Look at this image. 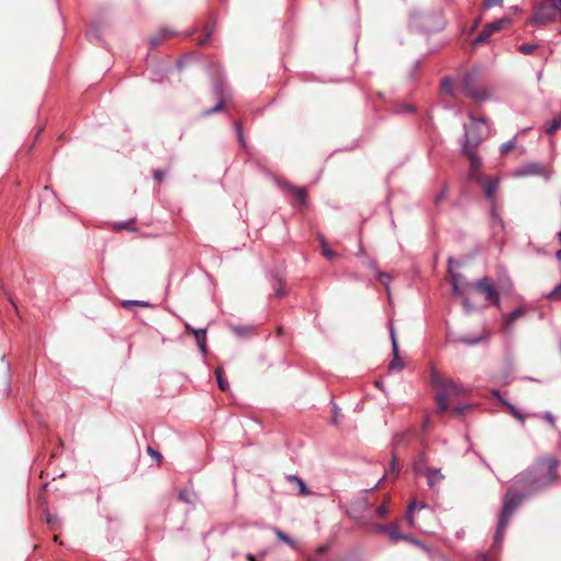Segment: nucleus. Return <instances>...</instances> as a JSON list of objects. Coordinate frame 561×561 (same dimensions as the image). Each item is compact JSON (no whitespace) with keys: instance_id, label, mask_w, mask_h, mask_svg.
<instances>
[{"instance_id":"6e6552de","label":"nucleus","mask_w":561,"mask_h":561,"mask_svg":"<svg viewBox=\"0 0 561 561\" xmlns=\"http://www.w3.org/2000/svg\"><path fill=\"white\" fill-rule=\"evenodd\" d=\"M388 328H389V334H390L391 346H392V355H393L392 360L388 365V370H390V371H393V370L400 371V370H402L404 368V363H403V360L400 357L399 344H398V339H397V334H396V330H394L393 323L389 322Z\"/></svg>"},{"instance_id":"f8f14e48","label":"nucleus","mask_w":561,"mask_h":561,"mask_svg":"<svg viewBox=\"0 0 561 561\" xmlns=\"http://www.w3.org/2000/svg\"><path fill=\"white\" fill-rule=\"evenodd\" d=\"M484 185V194L490 199L493 201L495 194L499 190L500 181L497 179L483 178L482 181H479Z\"/></svg>"},{"instance_id":"6e6d98bb","label":"nucleus","mask_w":561,"mask_h":561,"mask_svg":"<svg viewBox=\"0 0 561 561\" xmlns=\"http://www.w3.org/2000/svg\"><path fill=\"white\" fill-rule=\"evenodd\" d=\"M163 176H164V173L160 170H156L153 172V178L157 179L158 181H161L163 179Z\"/></svg>"},{"instance_id":"774afa93","label":"nucleus","mask_w":561,"mask_h":561,"mask_svg":"<svg viewBox=\"0 0 561 561\" xmlns=\"http://www.w3.org/2000/svg\"><path fill=\"white\" fill-rule=\"evenodd\" d=\"M556 257L561 261V250H558L556 253Z\"/></svg>"},{"instance_id":"4c0bfd02","label":"nucleus","mask_w":561,"mask_h":561,"mask_svg":"<svg viewBox=\"0 0 561 561\" xmlns=\"http://www.w3.org/2000/svg\"><path fill=\"white\" fill-rule=\"evenodd\" d=\"M478 561H496L495 557L488 551L479 552L477 554Z\"/></svg>"},{"instance_id":"ddd939ff","label":"nucleus","mask_w":561,"mask_h":561,"mask_svg":"<svg viewBox=\"0 0 561 561\" xmlns=\"http://www.w3.org/2000/svg\"><path fill=\"white\" fill-rule=\"evenodd\" d=\"M453 291L455 295L462 299V306L467 313L474 310V305L470 302L469 298L465 295L463 290L460 287V284L456 283V277L451 279Z\"/></svg>"},{"instance_id":"9d476101","label":"nucleus","mask_w":561,"mask_h":561,"mask_svg":"<svg viewBox=\"0 0 561 561\" xmlns=\"http://www.w3.org/2000/svg\"><path fill=\"white\" fill-rule=\"evenodd\" d=\"M469 118L471 121L470 126L463 125L465 128V135L467 136L468 133H471L476 136H482V141L488 137L489 135V127L486 124V121L484 118H477L472 114H469ZM465 138H462L463 140Z\"/></svg>"},{"instance_id":"a878e982","label":"nucleus","mask_w":561,"mask_h":561,"mask_svg":"<svg viewBox=\"0 0 561 561\" xmlns=\"http://www.w3.org/2000/svg\"><path fill=\"white\" fill-rule=\"evenodd\" d=\"M419 507V508H424L426 507V504L424 503H421L420 505H417V503L415 501H412L409 506H408V511H407V519L409 522V524L411 526H413L414 524V518H413V511Z\"/></svg>"},{"instance_id":"4be33fe9","label":"nucleus","mask_w":561,"mask_h":561,"mask_svg":"<svg viewBox=\"0 0 561 561\" xmlns=\"http://www.w3.org/2000/svg\"><path fill=\"white\" fill-rule=\"evenodd\" d=\"M561 128V114L546 122V134L552 135Z\"/></svg>"},{"instance_id":"2f4dec72","label":"nucleus","mask_w":561,"mask_h":561,"mask_svg":"<svg viewBox=\"0 0 561 561\" xmlns=\"http://www.w3.org/2000/svg\"><path fill=\"white\" fill-rule=\"evenodd\" d=\"M377 278L386 287V289L388 290L389 289V283L391 280L390 274H388L386 272L378 271L377 272Z\"/></svg>"},{"instance_id":"393cba45","label":"nucleus","mask_w":561,"mask_h":561,"mask_svg":"<svg viewBox=\"0 0 561 561\" xmlns=\"http://www.w3.org/2000/svg\"><path fill=\"white\" fill-rule=\"evenodd\" d=\"M186 329L191 330L195 336L196 343L202 344L206 342L207 330L206 329H193L190 324H185Z\"/></svg>"},{"instance_id":"680f3d73","label":"nucleus","mask_w":561,"mask_h":561,"mask_svg":"<svg viewBox=\"0 0 561 561\" xmlns=\"http://www.w3.org/2000/svg\"><path fill=\"white\" fill-rule=\"evenodd\" d=\"M328 550V547L327 546H321L317 549L318 552L320 553H324L325 551Z\"/></svg>"},{"instance_id":"7c9ffc66","label":"nucleus","mask_w":561,"mask_h":561,"mask_svg":"<svg viewBox=\"0 0 561 561\" xmlns=\"http://www.w3.org/2000/svg\"><path fill=\"white\" fill-rule=\"evenodd\" d=\"M320 243L323 256H325L329 260L334 259L336 254L331 250L327 241L324 239H321Z\"/></svg>"},{"instance_id":"e433bc0d","label":"nucleus","mask_w":561,"mask_h":561,"mask_svg":"<svg viewBox=\"0 0 561 561\" xmlns=\"http://www.w3.org/2000/svg\"><path fill=\"white\" fill-rule=\"evenodd\" d=\"M515 146V140L511 139L504 144L501 145L500 151L502 154H506L510 150H512Z\"/></svg>"},{"instance_id":"8fccbe9b","label":"nucleus","mask_w":561,"mask_h":561,"mask_svg":"<svg viewBox=\"0 0 561 561\" xmlns=\"http://www.w3.org/2000/svg\"><path fill=\"white\" fill-rule=\"evenodd\" d=\"M274 289H275V295L277 297H283L284 296L285 293L283 291V289L280 287V282L279 280H276V283L274 285Z\"/></svg>"},{"instance_id":"13d9d810","label":"nucleus","mask_w":561,"mask_h":561,"mask_svg":"<svg viewBox=\"0 0 561 561\" xmlns=\"http://www.w3.org/2000/svg\"><path fill=\"white\" fill-rule=\"evenodd\" d=\"M407 436V433H401V434H398L396 435V440L399 443L401 440H403Z\"/></svg>"},{"instance_id":"a211bd4d","label":"nucleus","mask_w":561,"mask_h":561,"mask_svg":"<svg viewBox=\"0 0 561 561\" xmlns=\"http://www.w3.org/2000/svg\"><path fill=\"white\" fill-rule=\"evenodd\" d=\"M526 314V309L524 307H518L510 313L503 316L504 323L507 328L513 327L514 322Z\"/></svg>"},{"instance_id":"a18cd8bd","label":"nucleus","mask_w":561,"mask_h":561,"mask_svg":"<svg viewBox=\"0 0 561 561\" xmlns=\"http://www.w3.org/2000/svg\"><path fill=\"white\" fill-rule=\"evenodd\" d=\"M46 520H47V524H49L51 528H55L56 524L58 523V518L50 514L46 515Z\"/></svg>"},{"instance_id":"473e14b6","label":"nucleus","mask_w":561,"mask_h":561,"mask_svg":"<svg viewBox=\"0 0 561 561\" xmlns=\"http://www.w3.org/2000/svg\"><path fill=\"white\" fill-rule=\"evenodd\" d=\"M537 47V44H523L518 47V50L524 55H530Z\"/></svg>"},{"instance_id":"c03bdc74","label":"nucleus","mask_w":561,"mask_h":561,"mask_svg":"<svg viewBox=\"0 0 561 561\" xmlns=\"http://www.w3.org/2000/svg\"><path fill=\"white\" fill-rule=\"evenodd\" d=\"M542 419L546 420L553 428L556 427V420L551 412L542 414Z\"/></svg>"},{"instance_id":"37998d69","label":"nucleus","mask_w":561,"mask_h":561,"mask_svg":"<svg viewBox=\"0 0 561 561\" xmlns=\"http://www.w3.org/2000/svg\"><path fill=\"white\" fill-rule=\"evenodd\" d=\"M165 77V72L163 70H157L154 71V73L152 75V78L151 80L152 81H156V82H162L163 79Z\"/></svg>"},{"instance_id":"dca6fc26","label":"nucleus","mask_w":561,"mask_h":561,"mask_svg":"<svg viewBox=\"0 0 561 561\" xmlns=\"http://www.w3.org/2000/svg\"><path fill=\"white\" fill-rule=\"evenodd\" d=\"M427 456L425 453H420L413 460V471L416 476H421L426 471Z\"/></svg>"},{"instance_id":"c9c22d12","label":"nucleus","mask_w":561,"mask_h":561,"mask_svg":"<svg viewBox=\"0 0 561 561\" xmlns=\"http://www.w3.org/2000/svg\"><path fill=\"white\" fill-rule=\"evenodd\" d=\"M234 128H236V131H237V135H238V140L240 142V145L242 147H245V140H244V136L242 134V126H241V123L239 122H234Z\"/></svg>"},{"instance_id":"7ed1b4c3","label":"nucleus","mask_w":561,"mask_h":561,"mask_svg":"<svg viewBox=\"0 0 561 561\" xmlns=\"http://www.w3.org/2000/svg\"><path fill=\"white\" fill-rule=\"evenodd\" d=\"M560 13L561 0H541L527 23L534 26H545L554 22Z\"/></svg>"},{"instance_id":"a19ab883","label":"nucleus","mask_w":561,"mask_h":561,"mask_svg":"<svg viewBox=\"0 0 561 561\" xmlns=\"http://www.w3.org/2000/svg\"><path fill=\"white\" fill-rule=\"evenodd\" d=\"M415 107L411 104H400L397 112L398 113H413Z\"/></svg>"},{"instance_id":"0eeeda50","label":"nucleus","mask_w":561,"mask_h":561,"mask_svg":"<svg viewBox=\"0 0 561 561\" xmlns=\"http://www.w3.org/2000/svg\"><path fill=\"white\" fill-rule=\"evenodd\" d=\"M510 23H511V19L503 18V19H500V20H496L494 22L485 24L483 30L476 37L473 43L476 45H480V44L486 43L489 41L490 36L493 33H495L497 31H501L502 28L505 27V25H507Z\"/></svg>"},{"instance_id":"20e7f679","label":"nucleus","mask_w":561,"mask_h":561,"mask_svg":"<svg viewBox=\"0 0 561 561\" xmlns=\"http://www.w3.org/2000/svg\"><path fill=\"white\" fill-rule=\"evenodd\" d=\"M460 89L466 96L478 103L484 102L491 96V93L485 88H482L478 71L467 72L461 79Z\"/></svg>"},{"instance_id":"f704fd0d","label":"nucleus","mask_w":561,"mask_h":561,"mask_svg":"<svg viewBox=\"0 0 561 561\" xmlns=\"http://www.w3.org/2000/svg\"><path fill=\"white\" fill-rule=\"evenodd\" d=\"M495 5H500L502 7L503 5V0H483L482 1V8L484 10H489Z\"/></svg>"},{"instance_id":"4468645a","label":"nucleus","mask_w":561,"mask_h":561,"mask_svg":"<svg viewBox=\"0 0 561 561\" xmlns=\"http://www.w3.org/2000/svg\"><path fill=\"white\" fill-rule=\"evenodd\" d=\"M427 485L433 489L444 480V474L438 468H427L425 471Z\"/></svg>"},{"instance_id":"1a4fd4ad","label":"nucleus","mask_w":561,"mask_h":561,"mask_svg":"<svg viewBox=\"0 0 561 561\" xmlns=\"http://www.w3.org/2000/svg\"><path fill=\"white\" fill-rule=\"evenodd\" d=\"M214 92L218 96L219 101L214 107L204 112V115L206 116L220 112L224 108L226 98L230 94L227 83L222 80H219L215 83Z\"/></svg>"},{"instance_id":"69168bd1","label":"nucleus","mask_w":561,"mask_h":561,"mask_svg":"<svg viewBox=\"0 0 561 561\" xmlns=\"http://www.w3.org/2000/svg\"><path fill=\"white\" fill-rule=\"evenodd\" d=\"M44 191L45 194H51L53 196H55V193L48 186H45Z\"/></svg>"},{"instance_id":"f3484780","label":"nucleus","mask_w":561,"mask_h":561,"mask_svg":"<svg viewBox=\"0 0 561 561\" xmlns=\"http://www.w3.org/2000/svg\"><path fill=\"white\" fill-rule=\"evenodd\" d=\"M173 34H174V32L170 31V30H169V28H167V27H162V28H160V30H159V32H158L156 35H153V36H151V37L149 38V46H150V48H156V47H158V46L160 45V43H161L164 38H167L168 36L173 35Z\"/></svg>"},{"instance_id":"bb28decb","label":"nucleus","mask_w":561,"mask_h":561,"mask_svg":"<svg viewBox=\"0 0 561 561\" xmlns=\"http://www.w3.org/2000/svg\"><path fill=\"white\" fill-rule=\"evenodd\" d=\"M215 375H216L217 385H218L219 389L221 391H226L229 388V383L222 377V368L221 367H217L215 369Z\"/></svg>"},{"instance_id":"bf43d9fd","label":"nucleus","mask_w":561,"mask_h":561,"mask_svg":"<svg viewBox=\"0 0 561 561\" xmlns=\"http://www.w3.org/2000/svg\"><path fill=\"white\" fill-rule=\"evenodd\" d=\"M493 396L496 397L499 399L500 402L503 403V401H505L502 397H501V393L499 390H494L493 391Z\"/></svg>"},{"instance_id":"09e8293b","label":"nucleus","mask_w":561,"mask_h":561,"mask_svg":"<svg viewBox=\"0 0 561 561\" xmlns=\"http://www.w3.org/2000/svg\"><path fill=\"white\" fill-rule=\"evenodd\" d=\"M0 290L8 297V299L11 301V304L13 305V307L16 309V306H15V302L14 300L12 299L11 295L8 293V290L5 289L4 285L2 282H0Z\"/></svg>"},{"instance_id":"c85d7f7f","label":"nucleus","mask_w":561,"mask_h":561,"mask_svg":"<svg viewBox=\"0 0 561 561\" xmlns=\"http://www.w3.org/2000/svg\"><path fill=\"white\" fill-rule=\"evenodd\" d=\"M545 297L550 300L561 301V283L556 285Z\"/></svg>"},{"instance_id":"423d86ee","label":"nucleus","mask_w":561,"mask_h":561,"mask_svg":"<svg viewBox=\"0 0 561 561\" xmlns=\"http://www.w3.org/2000/svg\"><path fill=\"white\" fill-rule=\"evenodd\" d=\"M467 286L474 287L479 293H481L484 296L485 300H488L490 304L496 307H500V293L489 277L480 278L474 283H467Z\"/></svg>"},{"instance_id":"5701e85b","label":"nucleus","mask_w":561,"mask_h":561,"mask_svg":"<svg viewBox=\"0 0 561 561\" xmlns=\"http://www.w3.org/2000/svg\"><path fill=\"white\" fill-rule=\"evenodd\" d=\"M387 535L391 539V541L397 542L399 540H408L409 537L407 535H402L399 531V527L397 524H391L390 529L387 531Z\"/></svg>"},{"instance_id":"79ce46f5","label":"nucleus","mask_w":561,"mask_h":561,"mask_svg":"<svg viewBox=\"0 0 561 561\" xmlns=\"http://www.w3.org/2000/svg\"><path fill=\"white\" fill-rule=\"evenodd\" d=\"M123 306L125 308H130L131 306H142V307H145V306H148V304L145 302V301H140V300H125V301H123Z\"/></svg>"},{"instance_id":"338daca9","label":"nucleus","mask_w":561,"mask_h":561,"mask_svg":"<svg viewBox=\"0 0 561 561\" xmlns=\"http://www.w3.org/2000/svg\"><path fill=\"white\" fill-rule=\"evenodd\" d=\"M333 411H334V420H333V422L336 423V415H339L337 407L336 405L333 407Z\"/></svg>"},{"instance_id":"b1692460","label":"nucleus","mask_w":561,"mask_h":561,"mask_svg":"<svg viewBox=\"0 0 561 561\" xmlns=\"http://www.w3.org/2000/svg\"><path fill=\"white\" fill-rule=\"evenodd\" d=\"M503 404L508 409L510 413L518 420L522 424L525 423L526 415L523 414L514 404L508 401H503Z\"/></svg>"},{"instance_id":"2eb2a0df","label":"nucleus","mask_w":561,"mask_h":561,"mask_svg":"<svg viewBox=\"0 0 561 561\" xmlns=\"http://www.w3.org/2000/svg\"><path fill=\"white\" fill-rule=\"evenodd\" d=\"M491 225H492L494 234H497L499 232H503L505 229V224H504L503 219L501 218L500 214L497 213L494 205L491 207Z\"/></svg>"},{"instance_id":"aec40b11","label":"nucleus","mask_w":561,"mask_h":561,"mask_svg":"<svg viewBox=\"0 0 561 561\" xmlns=\"http://www.w3.org/2000/svg\"><path fill=\"white\" fill-rule=\"evenodd\" d=\"M272 530L279 541L288 545L294 550H299L298 543L294 539H291L289 536H287L284 531H282L279 528L273 527Z\"/></svg>"},{"instance_id":"c756f323","label":"nucleus","mask_w":561,"mask_h":561,"mask_svg":"<svg viewBox=\"0 0 561 561\" xmlns=\"http://www.w3.org/2000/svg\"><path fill=\"white\" fill-rule=\"evenodd\" d=\"M232 332L238 336H245L252 330L250 325H231Z\"/></svg>"},{"instance_id":"e2e57ef3","label":"nucleus","mask_w":561,"mask_h":561,"mask_svg":"<svg viewBox=\"0 0 561 561\" xmlns=\"http://www.w3.org/2000/svg\"><path fill=\"white\" fill-rule=\"evenodd\" d=\"M375 385H376V387H377V388L381 389L382 391L385 390V389H383L382 381L377 380V381L375 382Z\"/></svg>"},{"instance_id":"5fc2aeb1","label":"nucleus","mask_w":561,"mask_h":561,"mask_svg":"<svg viewBox=\"0 0 561 561\" xmlns=\"http://www.w3.org/2000/svg\"><path fill=\"white\" fill-rule=\"evenodd\" d=\"M375 529L379 533L387 534V531L390 529V525H376Z\"/></svg>"},{"instance_id":"6ab92c4d","label":"nucleus","mask_w":561,"mask_h":561,"mask_svg":"<svg viewBox=\"0 0 561 561\" xmlns=\"http://www.w3.org/2000/svg\"><path fill=\"white\" fill-rule=\"evenodd\" d=\"M287 480L289 482L294 483L298 488L300 495H310L311 494V491L308 489L305 481L301 478H299L298 476L289 474V476H287Z\"/></svg>"},{"instance_id":"72a5a7b5","label":"nucleus","mask_w":561,"mask_h":561,"mask_svg":"<svg viewBox=\"0 0 561 561\" xmlns=\"http://www.w3.org/2000/svg\"><path fill=\"white\" fill-rule=\"evenodd\" d=\"M389 473L393 474V476H394V478H396V477L398 476V473H399V468H398V463H397V457H396V455H392V459H391V462H390V470H389V472H387V473L383 476V478H382V479H385V478L387 477V474H389Z\"/></svg>"},{"instance_id":"412c9836","label":"nucleus","mask_w":561,"mask_h":561,"mask_svg":"<svg viewBox=\"0 0 561 561\" xmlns=\"http://www.w3.org/2000/svg\"><path fill=\"white\" fill-rule=\"evenodd\" d=\"M486 339L488 337L483 334H480L476 337H469V336L461 335V336H458L455 340V342L472 346V345H477V344H480V343L486 341Z\"/></svg>"},{"instance_id":"cd10ccee","label":"nucleus","mask_w":561,"mask_h":561,"mask_svg":"<svg viewBox=\"0 0 561 561\" xmlns=\"http://www.w3.org/2000/svg\"><path fill=\"white\" fill-rule=\"evenodd\" d=\"M442 92L446 94H454V80L449 77H446L442 80L440 83Z\"/></svg>"},{"instance_id":"603ef678","label":"nucleus","mask_w":561,"mask_h":561,"mask_svg":"<svg viewBox=\"0 0 561 561\" xmlns=\"http://www.w3.org/2000/svg\"><path fill=\"white\" fill-rule=\"evenodd\" d=\"M470 407L468 405H459V407H456L455 410H454V413L457 414V415H462Z\"/></svg>"},{"instance_id":"f257e3e1","label":"nucleus","mask_w":561,"mask_h":561,"mask_svg":"<svg viewBox=\"0 0 561 561\" xmlns=\"http://www.w3.org/2000/svg\"><path fill=\"white\" fill-rule=\"evenodd\" d=\"M559 465L560 462L557 458L542 456L537 458L526 470L515 476L514 484L507 489L503 497L502 510L493 539L494 548L502 546L510 519L522 502L558 481Z\"/></svg>"},{"instance_id":"39448f33","label":"nucleus","mask_w":561,"mask_h":561,"mask_svg":"<svg viewBox=\"0 0 561 561\" xmlns=\"http://www.w3.org/2000/svg\"><path fill=\"white\" fill-rule=\"evenodd\" d=\"M482 142V136H476L471 133H468L462 141V153H465L470 160V171L468 173L469 179L476 181H482L483 176L479 173L481 168V160L477 156V153L472 150V148L478 147Z\"/></svg>"},{"instance_id":"0e129e2a","label":"nucleus","mask_w":561,"mask_h":561,"mask_svg":"<svg viewBox=\"0 0 561 561\" xmlns=\"http://www.w3.org/2000/svg\"><path fill=\"white\" fill-rule=\"evenodd\" d=\"M247 560L248 561H256L255 557L253 554H251V553L247 554Z\"/></svg>"},{"instance_id":"ea45409f","label":"nucleus","mask_w":561,"mask_h":561,"mask_svg":"<svg viewBox=\"0 0 561 561\" xmlns=\"http://www.w3.org/2000/svg\"><path fill=\"white\" fill-rule=\"evenodd\" d=\"M131 224H133V220L119 221V222H115L114 224V228L116 230H121V229H131V230H134V228L130 227Z\"/></svg>"},{"instance_id":"3c124183","label":"nucleus","mask_w":561,"mask_h":561,"mask_svg":"<svg viewBox=\"0 0 561 561\" xmlns=\"http://www.w3.org/2000/svg\"><path fill=\"white\" fill-rule=\"evenodd\" d=\"M147 451H148L149 455H151L158 461L161 459V454L159 451L154 450L152 447L149 446L147 448Z\"/></svg>"},{"instance_id":"4d7b16f0","label":"nucleus","mask_w":561,"mask_h":561,"mask_svg":"<svg viewBox=\"0 0 561 561\" xmlns=\"http://www.w3.org/2000/svg\"><path fill=\"white\" fill-rule=\"evenodd\" d=\"M198 348L201 350V352L203 354H206L207 353V346H206V342H203L202 344H197Z\"/></svg>"},{"instance_id":"052dcab7","label":"nucleus","mask_w":561,"mask_h":561,"mask_svg":"<svg viewBox=\"0 0 561 561\" xmlns=\"http://www.w3.org/2000/svg\"><path fill=\"white\" fill-rule=\"evenodd\" d=\"M456 277V283L460 284V280L463 278L460 274L451 273V278Z\"/></svg>"},{"instance_id":"864d4df0","label":"nucleus","mask_w":561,"mask_h":561,"mask_svg":"<svg viewBox=\"0 0 561 561\" xmlns=\"http://www.w3.org/2000/svg\"><path fill=\"white\" fill-rule=\"evenodd\" d=\"M210 36H211V30H209L207 27L206 35L202 39L198 41V45H201V46L204 45L209 39Z\"/></svg>"},{"instance_id":"f03ea898","label":"nucleus","mask_w":561,"mask_h":561,"mask_svg":"<svg viewBox=\"0 0 561 561\" xmlns=\"http://www.w3.org/2000/svg\"><path fill=\"white\" fill-rule=\"evenodd\" d=\"M431 380L433 387L438 389L435 394V401L437 403V412L444 413L447 411V401L454 396L460 393V388L451 379H442L436 370H432Z\"/></svg>"},{"instance_id":"9b49d317","label":"nucleus","mask_w":561,"mask_h":561,"mask_svg":"<svg viewBox=\"0 0 561 561\" xmlns=\"http://www.w3.org/2000/svg\"><path fill=\"white\" fill-rule=\"evenodd\" d=\"M515 176L517 178H524V176H531V175H538V176H545L546 179L550 178V174L548 171L542 167V164L538 162L527 163L518 168L514 172Z\"/></svg>"},{"instance_id":"de8ad7c7","label":"nucleus","mask_w":561,"mask_h":561,"mask_svg":"<svg viewBox=\"0 0 561 561\" xmlns=\"http://www.w3.org/2000/svg\"><path fill=\"white\" fill-rule=\"evenodd\" d=\"M447 196V190L443 188L435 197V204H439Z\"/></svg>"},{"instance_id":"58836bf2","label":"nucleus","mask_w":561,"mask_h":561,"mask_svg":"<svg viewBox=\"0 0 561 561\" xmlns=\"http://www.w3.org/2000/svg\"><path fill=\"white\" fill-rule=\"evenodd\" d=\"M293 191L295 192L296 196L299 198L301 203L306 202L307 198V191L304 187H293Z\"/></svg>"},{"instance_id":"49530a36","label":"nucleus","mask_w":561,"mask_h":561,"mask_svg":"<svg viewBox=\"0 0 561 561\" xmlns=\"http://www.w3.org/2000/svg\"><path fill=\"white\" fill-rule=\"evenodd\" d=\"M387 512H388V510H387V506L385 504L379 505V506L376 507V514L379 517H383L387 514Z\"/></svg>"}]
</instances>
